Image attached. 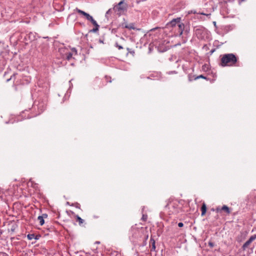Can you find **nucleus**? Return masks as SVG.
<instances>
[{"label":"nucleus","instance_id":"nucleus-1","mask_svg":"<svg viewBox=\"0 0 256 256\" xmlns=\"http://www.w3.org/2000/svg\"><path fill=\"white\" fill-rule=\"evenodd\" d=\"M238 58L233 54H224L221 58L220 64L222 66H236Z\"/></svg>","mask_w":256,"mask_h":256},{"label":"nucleus","instance_id":"nucleus-2","mask_svg":"<svg viewBox=\"0 0 256 256\" xmlns=\"http://www.w3.org/2000/svg\"><path fill=\"white\" fill-rule=\"evenodd\" d=\"M179 204L177 201L170 202L166 206V209L168 210L169 214L178 212Z\"/></svg>","mask_w":256,"mask_h":256},{"label":"nucleus","instance_id":"nucleus-3","mask_svg":"<svg viewBox=\"0 0 256 256\" xmlns=\"http://www.w3.org/2000/svg\"><path fill=\"white\" fill-rule=\"evenodd\" d=\"M128 4L124 2V0L120 1L116 6L114 8L116 12H118V14H121L127 10Z\"/></svg>","mask_w":256,"mask_h":256},{"label":"nucleus","instance_id":"nucleus-4","mask_svg":"<svg viewBox=\"0 0 256 256\" xmlns=\"http://www.w3.org/2000/svg\"><path fill=\"white\" fill-rule=\"evenodd\" d=\"M81 15L83 16L88 21L91 22L92 24L94 26L95 28L92 30L93 32H96L98 30L99 26L91 16L82 10H81Z\"/></svg>","mask_w":256,"mask_h":256},{"label":"nucleus","instance_id":"nucleus-5","mask_svg":"<svg viewBox=\"0 0 256 256\" xmlns=\"http://www.w3.org/2000/svg\"><path fill=\"white\" fill-rule=\"evenodd\" d=\"M222 211L224 212L225 213H226L227 214H229L230 213V208L226 206H223L222 208H220V206L218 207L216 209V212L218 213H220Z\"/></svg>","mask_w":256,"mask_h":256},{"label":"nucleus","instance_id":"nucleus-6","mask_svg":"<svg viewBox=\"0 0 256 256\" xmlns=\"http://www.w3.org/2000/svg\"><path fill=\"white\" fill-rule=\"evenodd\" d=\"M180 18H176L173 19L172 21H170L169 23L167 24L168 26L170 27H174L176 26V24H178V23L180 22Z\"/></svg>","mask_w":256,"mask_h":256},{"label":"nucleus","instance_id":"nucleus-7","mask_svg":"<svg viewBox=\"0 0 256 256\" xmlns=\"http://www.w3.org/2000/svg\"><path fill=\"white\" fill-rule=\"evenodd\" d=\"M256 239V235H253L250 237V238L243 245V248H247L250 244Z\"/></svg>","mask_w":256,"mask_h":256},{"label":"nucleus","instance_id":"nucleus-8","mask_svg":"<svg viewBox=\"0 0 256 256\" xmlns=\"http://www.w3.org/2000/svg\"><path fill=\"white\" fill-rule=\"evenodd\" d=\"M74 53L75 54H76L77 52L73 48L72 50V52H68L66 54V58L68 60H70L72 58V56L74 54Z\"/></svg>","mask_w":256,"mask_h":256},{"label":"nucleus","instance_id":"nucleus-9","mask_svg":"<svg viewBox=\"0 0 256 256\" xmlns=\"http://www.w3.org/2000/svg\"><path fill=\"white\" fill-rule=\"evenodd\" d=\"M178 32L179 33L180 36H181L184 30V25L182 22L178 23Z\"/></svg>","mask_w":256,"mask_h":256},{"label":"nucleus","instance_id":"nucleus-10","mask_svg":"<svg viewBox=\"0 0 256 256\" xmlns=\"http://www.w3.org/2000/svg\"><path fill=\"white\" fill-rule=\"evenodd\" d=\"M124 26L128 30H135L134 24L133 23L127 24L124 23L123 24Z\"/></svg>","mask_w":256,"mask_h":256},{"label":"nucleus","instance_id":"nucleus-11","mask_svg":"<svg viewBox=\"0 0 256 256\" xmlns=\"http://www.w3.org/2000/svg\"><path fill=\"white\" fill-rule=\"evenodd\" d=\"M155 240L154 238H151L150 241V247L151 248V250L154 251L156 250V244Z\"/></svg>","mask_w":256,"mask_h":256},{"label":"nucleus","instance_id":"nucleus-12","mask_svg":"<svg viewBox=\"0 0 256 256\" xmlns=\"http://www.w3.org/2000/svg\"><path fill=\"white\" fill-rule=\"evenodd\" d=\"M206 209L207 208L206 204L204 202L201 207L202 216H204V215H205L206 212Z\"/></svg>","mask_w":256,"mask_h":256},{"label":"nucleus","instance_id":"nucleus-13","mask_svg":"<svg viewBox=\"0 0 256 256\" xmlns=\"http://www.w3.org/2000/svg\"><path fill=\"white\" fill-rule=\"evenodd\" d=\"M38 220L39 221V223L40 226H42L44 223V219L42 218V216H38Z\"/></svg>","mask_w":256,"mask_h":256},{"label":"nucleus","instance_id":"nucleus-14","mask_svg":"<svg viewBox=\"0 0 256 256\" xmlns=\"http://www.w3.org/2000/svg\"><path fill=\"white\" fill-rule=\"evenodd\" d=\"M34 234H28V238L29 239V240H32V238H34Z\"/></svg>","mask_w":256,"mask_h":256},{"label":"nucleus","instance_id":"nucleus-15","mask_svg":"<svg viewBox=\"0 0 256 256\" xmlns=\"http://www.w3.org/2000/svg\"><path fill=\"white\" fill-rule=\"evenodd\" d=\"M200 78L206 79V78L205 76H204L203 75H200V76H198L196 78L195 80L198 79Z\"/></svg>","mask_w":256,"mask_h":256},{"label":"nucleus","instance_id":"nucleus-16","mask_svg":"<svg viewBox=\"0 0 256 256\" xmlns=\"http://www.w3.org/2000/svg\"><path fill=\"white\" fill-rule=\"evenodd\" d=\"M42 216V218H47L48 217V214H42V216Z\"/></svg>","mask_w":256,"mask_h":256},{"label":"nucleus","instance_id":"nucleus-17","mask_svg":"<svg viewBox=\"0 0 256 256\" xmlns=\"http://www.w3.org/2000/svg\"><path fill=\"white\" fill-rule=\"evenodd\" d=\"M178 226L180 227V228H182L184 226V224L182 222H179L178 224Z\"/></svg>","mask_w":256,"mask_h":256},{"label":"nucleus","instance_id":"nucleus-18","mask_svg":"<svg viewBox=\"0 0 256 256\" xmlns=\"http://www.w3.org/2000/svg\"><path fill=\"white\" fill-rule=\"evenodd\" d=\"M208 245H209L211 247H212V246H214V244H213L212 242H210L208 243Z\"/></svg>","mask_w":256,"mask_h":256},{"label":"nucleus","instance_id":"nucleus-19","mask_svg":"<svg viewBox=\"0 0 256 256\" xmlns=\"http://www.w3.org/2000/svg\"><path fill=\"white\" fill-rule=\"evenodd\" d=\"M117 47L118 48L119 50H120V49H122V47L120 46H117Z\"/></svg>","mask_w":256,"mask_h":256},{"label":"nucleus","instance_id":"nucleus-20","mask_svg":"<svg viewBox=\"0 0 256 256\" xmlns=\"http://www.w3.org/2000/svg\"><path fill=\"white\" fill-rule=\"evenodd\" d=\"M77 220H78V221L79 222H80V217L78 216H77Z\"/></svg>","mask_w":256,"mask_h":256},{"label":"nucleus","instance_id":"nucleus-21","mask_svg":"<svg viewBox=\"0 0 256 256\" xmlns=\"http://www.w3.org/2000/svg\"><path fill=\"white\" fill-rule=\"evenodd\" d=\"M142 219L144 220H146V218H145V217H144V216H143Z\"/></svg>","mask_w":256,"mask_h":256},{"label":"nucleus","instance_id":"nucleus-22","mask_svg":"<svg viewBox=\"0 0 256 256\" xmlns=\"http://www.w3.org/2000/svg\"><path fill=\"white\" fill-rule=\"evenodd\" d=\"M80 222H81V224H82L83 223V220H82V218H81Z\"/></svg>","mask_w":256,"mask_h":256},{"label":"nucleus","instance_id":"nucleus-23","mask_svg":"<svg viewBox=\"0 0 256 256\" xmlns=\"http://www.w3.org/2000/svg\"><path fill=\"white\" fill-rule=\"evenodd\" d=\"M30 182H32V181L30 180Z\"/></svg>","mask_w":256,"mask_h":256},{"label":"nucleus","instance_id":"nucleus-24","mask_svg":"<svg viewBox=\"0 0 256 256\" xmlns=\"http://www.w3.org/2000/svg\"><path fill=\"white\" fill-rule=\"evenodd\" d=\"M78 12L79 13H80V10H78Z\"/></svg>","mask_w":256,"mask_h":256},{"label":"nucleus","instance_id":"nucleus-25","mask_svg":"<svg viewBox=\"0 0 256 256\" xmlns=\"http://www.w3.org/2000/svg\"><path fill=\"white\" fill-rule=\"evenodd\" d=\"M201 14H202L205 15V14H204V13H202Z\"/></svg>","mask_w":256,"mask_h":256}]
</instances>
